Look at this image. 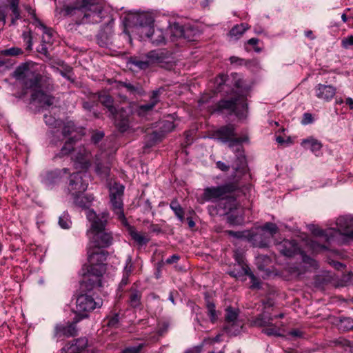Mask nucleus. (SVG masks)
Instances as JSON below:
<instances>
[{"instance_id":"39","label":"nucleus","mask_w":353,"mask_h":353,"mask_svg":"<svg viewBox=\"0 0 353 353\" xmlns=\"http://www.w3.org/2000/svg\"><path fill=\"white\" fill-rule=\"evenodd\" d=\"M10 9L11 10L14 17L12 18V24H14L16 21L20 18V12L19 10V0H12L10 4Z\"/></svg>"},{"instance_id":"24","label":"nucleus","mask_w":353,"mask_h":353,"mask_svg":"<svg viewBox=\"0 0 353 353\" xmlns=\"http://www.w3.org/2000/svg\"><path fill=\"white\" fill-rule=\"evenodd\" d=\"M88 339L85 337L76 339L74 343L63 348L65 353H80L88 346Z\"/></svg>"},{"instance_id":"18","label":"nucleus","mask_w":353,"mask_h":353,"mask_svg":"<svg viewBox=\"0 0 353 353\" xmlns=\"http://www.w3.org/2000/svg\"><path fill=\"white\" fill-rule=\"evenodd\" d=\"M336 88L331 85L319 83L315 87L316 96L324 101H331L336 94Z\"/></svg>"},{"instance_id":"9","label":"nucleus","mask_w":353,"mask_h":353,"mask_svg":"<svg viewBox=\"0 0 353 353\" xmlns=\"http://www.w3.org/2000/svg\"><path fill=\"white\" fill-rule=\"evenodd\" d=\"M234 183H225L217 187H210L204 189L203 197L205 201H212L223 199L229 193L236 189Z\"/></svg>"},{"instance_id":"11","label":"nucleus","mask_w":353,"mask_h":353,"mask_svg":"<svg viewBox=\"0 0 353 353\" xmlns=\"http://www.w3.org/2000/svg\"><path fill=\"white\" fill-rule=\"evenodd\" d=\"M241 105L243 109L247 108V105L243 101H240L239 98L231 99L229 100H221L214 106L211 107L210 111L214 112H223L224 110L230 111L235 113L237 116L239 115L236 109L237 105Z\"/></svg>"},{"instance_id":"40","label":"nucleus","mask_w":353,"mask_h":353,"mask_svg":"<svg viewBox=\"0 0 353 353\" xmlns=\"http://www.w3.org/2000/svg\"><path fill=\"white\" fill-rule=\"evenodd\" d=\"M339 327L343 331H348L353 329V319L349 317H344L340 319Z\"/></svg>"},{"instance_id":"30","label":"nucleus","mask_w":353,"mask_h":353,"mask_svg":"<svg viewBox=\"0 0 353 353\" xmlns=\"http://www.w3.org/2000/svg\"><path fill=\"white\" fill-rule=\"evenodd\" d=\"M76 330L74 325L68 326L57 325L55 327L54 336L59 337L61 336H72L76 334Z\"/></svg>"},{"instance_id":"44","label":"nucleus","mask_w":353,"mask_h":353,"mask_svg":"<svg viewBox=\"0 0 353 353\" xmlns=\"http://www.w3.org/2000/svg\"><path fill=\"white\" fill-rule=\"evenodd\" d=\"M22 50L17 47H12L9 49H6L1 52V54L4 56H17L22 54Z\"/></svg>"},{"instance_id":"33","label":"nucleus","mask_w":353,"mask_h":353,"mask_svg":"<svg viewBox=\"0 0 353 353\" xmlns=\"http://www.w3.org/2000/svg\"><path fill=\"white\" fill-rule=\"evenodd\" d=\"M274 317L266 316L264 314H259L252 322L253 325L257 327L270 326Z\"/></svg>"},{"instance_id":"8","label":"nucleus","mask_w":353,"mask_h":353,"mask_svg":"<svg viewBox=\"0 0 353 353\" xmlns=\"http://www.w3.org/2000/svg\"><path fill=\"white\" fill-rule=\"evenodd\" d=\"M88 185L87 174L78 172L70 176L68 191L72 196L78 194H83L87 190Z\"/></svg>"},{"instance_id":"1","label":"nucleus","mask_w":353,"mask_h":353,"mask_svg":"<svg viewBox=\"0 0 353 353\" xmlns=\"http://www.w3.org/2000/svg\"><path fill=\"white\" fill-rule=\"evenodd\" d=\"M61 12L70 17L77 25L98 23L104 17L103 7L97 0H70Z\"/></svg>"},{"instance_id":"62","label":"nucleus","mask_w":353,"mask_h":353,"mask_svg":"<svg viewBox=\"0 0 353 353\" xmlns=\"http://www.w3.org/2000/svg\"><path fill=\"white\" fill-rule=\"evenodd\" d=\"M180 259L179 256L177 254H173L166 259V263L172 264L176 263Z\"/></svg>"},{"instance_id":"29","label":"nucleus","mask_w":353,"mask_h":353,"mask_svg":"<svg viewBox=\"0 0 353 353\" xmlns=\"http://www.w3.org/2000/svg\"><path fill=\"white\" fill-rule=\"evenodd\" d=\"M99 102L104 105L110 112V115H114L117 112V108L113 105V99L107 94H101L99 96Z\"/></svg>"},{"instance_id":"6","label":"nucleus","mask_w":353,"mask_h":353,"mask_svg":"<svg viewBox=\"0 0 353 353\" xmlns=\"http://www.w3.org/2000/svg\"><path fill=\"white\" fill-rule=\"evenodd\" d=\"M102 305L101 299L95 300L92 296L86 294H80L76 301V312L79 313L81 318L87 316V313L95 308H99Z\"/></svg>"},{"instance_id":"21","label":"nucleus","mask_w":353,"mask_h":353,"mask_svg":"<svg viewBox=\"0 0 353 353\" xmlns=\"http://www.w3.org/2000/svg\"><path fill=\"white\" fill-rule=\"evenodd\" d=\"M148 38L154 46H161L166 43V38L163 30L161 28L156 30L154 28L149 30L148 34H145L143 38Z\"/></svg>"},{"instance_id":"55","label":"nucleus","mask_w":353,"mask_h":353,"mask_svg":"<svg viewBox=\"0 0 353 353\" xmlns=\"http://www.w3.org/2000/svg\"><path fill=\"white\" fill-rule=\"evenodd\" d=\"M341 45L344 48H349L350 46H353V36H348L347 37L344 38L341 41Z\"/></svg>"},{"instance_id":"17","label":"nucleus","mask_w":353,"mask_h":353,"mask_svg":"<svg viewBox=\"0 0 353 353\" xmlns=\"http://www.w3.org/2000/svg\"><path fill=\"white\" fill-rule=\"evenodd\" d=\"M276 247L281 254L288 257H292L300 252L294 240H284L278 243Z\"/></svg>"},{"instance_id":"23","label":"nucleus","mask_w":353,"mask_h":353,"mask_svg":"<svg viewBox=\"0 0 353 353\" xmlns=\"http://www.w3.org/2000/svg\"><path fill=\"white\" fill-rule=\"evenodd\" d=\"M238 316L237 310L229 307L226 309V313L225 314V319L227 322V325H225L224 329L225 331L231 334H236V331H232V327L236 325V321Z\"/></svg>"},{"instance_id":"12","label":"nucleus","mask_w":353,"mask_h":353,"mask_svg":"<svg viewBox=\"0 0 353 353\" xmlns=\"http://www.w3.org/2000/svg\"><path fill=\"white\" fill-rule=\"evenodd\" d=\"M86 216L88 221L91 223L92 232L94 233L105 229L108 213L103 212L101 214H97L93 210L88 209L86 210Z\"/></svg>"},{"instance_id":"36","label":"nucleus","mask_w":353,"mask_h":353,"mask_svg":"<svg viewBox=\"0 0 353 353\" xmlns=\"http://www.w3.org/2000/svg\"><path fill=\"white\" fill-rule=\"evenodd\" d=\"M147 60L150 64L152 63L162 62L164 58L163 54L159 50H152L146 54Z\"/></svg>"},{"instance_id":"2","label":"nucleus","mask_w":353,"mask_h":353,"mask_svg":"<svg viewBox=\"0 0 353 353\" xmlns=\"http://www.w3.org/2000/svg\"><path fill=\"white\" fill-rule=\"evenodd\" d=\"M14 77L19 81L25 88L33 90L31 100L39 103L42 107H50L54 103V98L43 91L38 90L40 88L41 76L34 72L28 63H23L18 66L14 72Z\"/></svg>"},{"instance_id":"26","label":"nucleus","mask_w":353,"mask_h":353,"mask_svg":"<svg viewBox=\"0 0 353 353\" xmlns=\"http://www.w3.org/2000/svg\"><path fill=\"white\" fill-rule=\"evenodd\" d=\"M126 227L127 231L128 234L130 235L132 239L137 242L139 245H143L146 244L148 242V239L143 235L142 234L138 232L135 228L131 226L128 222L127 221V225H123Z\"/></svg>"},{"instance_id":"63","label":"nucleus","mask_w":353,"mask_h":353,"mask_svg":"<svg viewBox=\"0 0 353 353\" xmlns=\"http://www.w3.org/2000/svg\"><path fill=\"white\" fill-rule=\"evenodd\" d=\"M141 347H128L124 350L125 353H139Z\"/></svg>"},{"instance_id":"54","label":"nucleus","mask_w":353,"mask_h":353,"mask_svg":"<svg viewBox=\"0 0 353 353\" xmlns=\"http://www.w3.org/2000/svg\"><path fill=\"white\" fill-rule=\"evenodd\" d=\"M161 128L163 129V132H169L174 130V125L172 121H165L163 122Z\"/></svg>"},{"instance_id":"31","label":"nucleus","mask_w":353,"mask_h":353,"mask_svg":"<svg viewBox=\"0 0 353 353\" xmlns=\"http://www.w3.org/2000/svg\"><path fill=\"white\" fill-rule=\"evenodd\" d=\"M141 296L142 294L139 290L132 288L128 299L129 305L134 308L139 307L141 305Z\"/></svg>"},{"instance_id":"28","label":"nucleus","mask_w":353,"mask_h":353,"mask_svg":"<svg viewBox=\"0 0 353 353\" xmlns=\"http://www.w3.org/2000/svg\"><path fill=\"white\" fill-rule=\"evenodd\" d=\"M188 31V29L185 30L179 23H174L169 28V32L171 34V40L172 41L174 38L180 37L189 39V37L186 35Z\"/></svg>"},{"instance_id":"50","label":"nucleus","mask_w":353,"mask_h":353,"mask_svg":"<svg viewBox=\"0 0 353 353\" xmlns=\"http://www.w3.org/2000/svg\"><path fill=\"white\" fill-rule=\"evenodd\" d=\"M245 271V274L250 276V278L252 279V288H259V283L256 281V279L255 276L253 274V273L251 272L250 269L248 267L243 268Z\"/></svg>"},{"instance_id":"48","label":"nucleus","mask_w":353,"mask_h":353,"mask_svg":"<svg viewBox=\"0 0 353 353\" xmlns=\"http://www.w3.org/2000/svg\"><path fill=\"white\" fill-rule=\"evenodd\" d=\"M22 37L23 40L27 46L26 49L28 50H32V37L30 32H23L22 34Z\"/></svg>"},{"instance_id":"32","label":"nucleus","mask_w":353,"mask_h":353,"mask_svg":"<svg viewBox=\"0 0 353 353\" xmlns=\"http://www.w3.org/2000/svg\"><path fill=\"white\" fill-rule=\"evenodd\" d=\"M74 203L77 206L85 208L93 201L94 198L92 196H84L83 194H78L77 195L72 196Z\"/></svg>"},{"instance_id":"20","label":"nucleus","mask_w":353,"mask_h":353,"mask_svg":"<svg viewBox=\"0 0 353 353\" xmlns=\"http://www.w3.org/2000/svg\"><path fill=\"white\" fill-rule=\"evenodd\" d=\"M336 224L343 234L353 239V218L339 216L336 221Z\"/></svg>"},{"instance_id":"13","label":"nucleus","mask_w":353,"mask_h":353,"mask_svg":"<svg viewBox=\"0 0 353 353\" xmlns=\"http://www.w3.org/2000/svg\"><path fill=\"white\" fill-rule=\"evenodd\" d=\"M83 129L77 127L73 121H67L63 123L61 133L63 139L60 141H62L65 139L67 140L77 141L83 135Z\"/></svg>"},{"instance_id":"52","label":"nucleus","mask_w":353,"mask_h":353,"mask_svg":"<svg viewBox=\"0 0 353 353\" xmlns=\"http://www.w3.org/2000/svg\"><path fill=\"white\" fill-rule=\"evenodd\" d=\"M207 308L211 320L214 321L216 319L215 305L212 303H209L207 305Z\"/></svg>"},{"instance_id":"27","label":"nucleus","mask_w":353,"mask_h":353,"mask_svg":"<svg viewBox=\"0 0 353 353\" xmlns=\"http://www.w3.org/2000/svg\"><path fill=\"white\" fill-rule=\"evenodd\" d=\"M36 27L43 31L42 43L50 44L52 42L54 31L52 28L46 27L40 20L36 19Z\"/></svg>"},{"instance_id":"45","label":"nucleus","mask_w":353,"mask_h":353,"mask_svg":"<svg viewBox=\"0 0 353 353\" xmlns=\"http://www.w3.org/2000/svg\"><path fill=\"white\" fill-rule=\"evenodd\" d=\"M268 327L264 329L263 332L268 335V336H278L279 335V328L274 325L272 323L270 326H267Z\"/></svg>"},{"instance_id":"57","label":"nucleus","mask_w":353,"mask_h":353,"mask_svg":"<svg viewBox=\"0 0 353 353\" xmlns=\"http://www.w3.org/2000/svg\"><path fill=\"white\" fill-rule=\"evenodd\" d=\"M103 137H104L103 132H97L94 133L92 135L91 141L94 143H97L98 142H99L102 139V138Z\"/></svg>"},{"instance_id":"49","label":"nucleus","mask_w":353,"mask_h":353,"mask_svg":"<svg viewBox=\"0 0 353 353\" xmlns=\"http://www.w3.org/2000/svg\"><path fill=\"white\" fill-rule=\"evenodd\" d=\"M314 233L315 235L321 236V237L325 236V240L327 241H330V238L332 236V231L331 230H327V231H323L322 230L318 229V230H314Z\"/></svg>"},{"instance_id":"53","label":"nucleus","mask_w":353,"mask_h":353,"mask_svg":"<svg viewBox=\"0 0 353 353\" xmlns=\"http://www.w3.org/2000/svg\"><path fill=\"white\" fill-rule=\"evenodd\" d=\"M107 325L110 327H117L119 325V315L114 314L109 318Z\"/></svg>"},{"instance_id":"56","label":"nucleus","mask_w":353,"mask_h":353,"mask_svg":"<svg viewBox=\"0 0 353 353\" xmlns=\"http://www.w3.org/2000/svg\"><path fill=\"white\" fill-rule=\"evenodd\" d=\"M259 40L256 38H251L249 40H248L247 43L253 46L255 52H260L261 51V49L256 46V45L259 43Z\"/></svg>"},{"instance_id":"43","label":"nucleus","mask_w":353,"mask_h":353,"mask_svg":"<svg viewBox=\"0 0 353 353\" xmlns=\"http://www.w3.org/2000/svg\"><path fill=\"white\" fill-rule=\"evenodd\" d=\"M96 172L101 177L106 178L110 174V167L108 165H103L101 163H98L96 166Z\"/></svg>"},{"instance_id":"41","label":"nucleus","mask_w":353,"mask_h":353,"mask_svg":"<svg viewBox=\"0 0 353 353\" xmlns=\"http://www.w3.org/2000/svg\"><path fill=\"white\" fill-rule=\"evenodd\" d=\"M130 63L134 65L135 67L138 68L141 70H145L149 67L150 61L148 60H140L137 58H132L130 61Z\"/></svg>"},{"instance_id":"47","label":"nucleus","mask_w":353,"mask_h":353,"mask_svg":"<svg viewBox=\"0 0 353 353\" xmlns=\"http://www.w3.org/2000/svg\"><path fill=\"white\" fill-rule=\"evenodd\" d=\"M237 161L239 162V165H234V169L238 172V171H242L243 172L246 167V161L244 156L240 154L237 157Z\"/></svg>"},{"instance_id":"3","label":"nucleus","mask_w":353,"mask_h":353,"mask_svg":"<svg viewBox=\"0 0 353 353\" xmlns=\"http://www.w3.org/2000/svg\"><path fill=\"white\" fill-rule=\"evenodd\" d=\"M107 254V252L99 248L88 250V264L83 267V274L84 282L90 289L101 286V277L106 270Z\"/></svg>"},{"instance_id":"14","label":"nucleus","mask_w":353,"mask_h":353,"mask_svg":"<svg viewBox=\"0 0 353 353\" xmlns=\"http://www.w3.org/2000/svg\"><path fill=\"white\" fill-rule=\"evenodd\" d=\"M130 110L129 108H117V112L114 115H110L114 119V123L119 131L125 132L130 126Z\"/></svg>"},{"instance_id":"38","label":"nucleus","mask_w":353,"mask_h":353,"mask_svg":"<svg viewBox=\"0 0 353 353\" xmlns=\"http://www.w3.org/2000/svg\"><path fill=\"white\" fill-rule=\"evenodd\" d=\"M75 142L76 141L66 140L59 153L57 154V156L62 157L70 154V152L74 150V144Z\"/></svg>"},{"instance_id":"34","label":"nucleus","mask_w":353,"mask_h":353,"mask_svg":"<svg viewBox=\"0 0 353 353\" xmlns=\"http://www.w3.org/2000/svg\"><path fill=\"white\" fill-rule=\"evenodd\" d=\"M249 26L247 23H241L234 26L230 31V35L236 38H239L249 29Z\"/></svg>"},{"instance_id":"64","label":"nucleus","mask_w":353,"mask_h":353,"mask_svg":"<svg viewBox=\"0 0 353 353\" xmlns=\"http://www.w3.org/2000/svg\"><path fill=\"white\" fill-rule=\"evenodd\" d=\"M312 115L309 113L304 114V119L302 121V123L303 124H307V123H312Z\"/></svg>"},{"instance_id":"58","label":"nucleus","mask_w":353,"mask_h":353,"mask_svg":"<svg viewBox=\"0 0 353 353\" xmlns=\"http://www.w3.org/2000/svg\"><path fill=\"white\" fill-rule=\"evenodd\" d=\"M46 45L47 44L45 43H42V44L37 49V51L39 53L44 54L46 57H48L49 52H48V47L46 46Z\"/></svg>"},{"instance_id":"25","label":"nucleus","mask_w":353,"mask_h":353,"mask_svg":"<svg viewBox=\"0 0 353 353\" xmlns=\"http://www.w3.org/2000/svg\"><path fill=\"white\" fill-rule=\"evenodd\" d=\"M301 145L305 149L310 150L316 155H319L322 148L321 142L313 137L303 139L301 142Z\"/></svg>"},{"instance_id":"60","label":"nucleus","mask_w":353,"mask_h":353,"mask_svg":"<svg viewBox=\"0 0 353 353\" xmlns=\"http://www.w3.org/2000/svg\"><path fill=\"white\" fill-rule=\"evenodd\" d=\"M216 164V167L221 171L226 172L230 168L229 165H227L225 163H223L221 161H217Z\"/></svg>"},{"instance_id":"42","label":"nucleus","mask_w":353,"mask_h":353,"mask_svg":"<svg viewBox=\"0 0 353 353\" xmlns=\"http://www.w3.org/2000/svg\"><path fill=\"white\" fill-rule=\"evenodd\" d=\"M71 221L67 212H63L59 219V225L63 229H68L71 225Z\"/></svg>"},{"instance_id":"10","label":"nucleus","mask_w":353,"mask_h":353,"mask_svg":"<svg viewBox=\"0 0 353 353\" xmlns=\"http://www.w3.org/2000/svg\"><path fill=\"white\" fill-rule=\"evenodd\" d=\"M154 17L151 12H141L136 16V31L141 38L143 39L145 34L154 28Z\"/></svg>"},{"instance_id":"15","label":"nucleus","mask_w":353,"mask_h":353,"mask_svg":"<svg viewBox=\"0 0 353 353\" xmlns=\"http://www.w3.org/2000/svg\"><path fill=\"white\" fill-rule=\"evenodd\" d=\"M93 234L92 241L95 248L99 249L108 248L112 243V234L108 230L104 229Z\"/></svg>"},{"instance_id":"61","label":"nucleus","mask_w":353,"mask_h":353,"mask_svg":"<svg viewBox=\"0 0 353 353\" xmlns=\"http://www.w3.org/2000/svg\"><path fill=\"white\" fill-rule=\"evenodd\" d=\"M227 234L230 236H234L237 239H241L243 236V233L241 232H234L232 230H227L225 231Z\"/></svg>"},{"instance_id":"4","label":"nucleus","mask_w":353,"mask_h":353,"mask_svg":"<svg viewBox=\"0 0 353 353\" xmlns=\"http://www.w3.org/2000/svg\"><path fill=\"white\" fill-rule=\"evenodd\" d=\"M123 185L114 183L110 188V199L111 208L117 216L123 225H127V219L123 212V203L122 196L123 194Z\"/></svg>"},{"instance_id":"59","label":"nucleus","mask_w":353,"mask_h":353,"mask_svg":"<svg viewBox=\"0 0 353 353\" xmlns=\"http://www.w3.org/2000/svg\"><path fill=\"white\" fill-rule=\"evenodd\" d=\"M302 255V259L304 263L310 264L311 266H315L316 265V261L311 259L310 257L306 256L303 252H301Z\"/></svg>"},{"instance_id":"51","label":"nucleus","mask_w":353,"mask_h":353,"mask_svg":"<svg viewBox=\"0 0 353 353\" xmlns=\"http://www.w3.org/2000/svg\"><path fill=\"white\" fill-rule=\"evenodd\" d=\"M227 79V77L224 74L219 75L215 80V83L217 84V88L216 90L217 92L221 91V86L225 84Z\"/></svg>"},{"instance_id":"16","label":"nucleus","mask_w":353,"mask_h":353,"mask_svg":"<svg viewBox=\"0 0 353 353\" xmlns=\"http://www.w3.org/2000/svg\"><path fill=\"white\" fill-rule=\"evenodd\" d=\"M68 169L63 168L62 170H55L54 171L46 172L43 174L41 182L48 188H50L56 183H59L61 179L62 173L66 174Z\"/></svg>"},{"instance_id":"19","label":"nucleus","mask_w":353,"mask_h":353,"mask_svg":"<svg viewBox=\"0 0 353 353\" xmlns=\"http://www.w3.org/2000/svg\"><path fill=\"white\" fill-rule=\"evenodd\" d=\"M161 94V90H156L152 92V96L150 97V101L148 103L141 105L138 107L136 110L137 114L140 117L145 116L148 112L153 110L154 106L159 102V95Z\"/></svg>"},{"instance_id":"37","label":"nucleus","mask_w":353,"mask_h":353,"mask_svg":"<svg viewBox=\"0 0 353 353\" xmlns=\"http://www.w3.org/2000/svg\"><path fill=\"white\" fill-rule=\"evenodd\" d=\"M170 208L174 211L177 218L183 222L184 220V210L176 200H173L170 204Z\"/></svg>"},{"instance_id":"22","label":"nucleus","mask_w":353,"mask_h":353,"mask_svg":"<svg viewBox=\"0 0 353 353\" xmlns=\"http://www.w3.org/2000/svg\"><path fill=\"white\" fill-rule=\"evenodd\" d=\"M44 121L47 125H48L50 128L56 130L55 131H52L53 137L51 139V143L54 145H57L58 140L57 139V137H59L58 128H61L62 125V121L59 119H57L51 114H45L44 115Z\"/></svg>"},{"instance_id":"46","label":"nucleus","mask_w":353,"mask_h":353,"mask_svg":"<svg viewBox=\"0 0 353 353\" xmlns=\"http://www.w3.org/2000/svg\"><path fill=\"white\" fill-rule=\"evenodd\" d=\"M133 270V263L132 261V256H128L126 261L125 266L123 270V275L130 276Z\"/></svg>"},{"instance_id":"7","label":"nucleus","mask_w":353,"mask_h":353,"mask_svg":"<svg viewBox=\"0 0 353 353\" xmlns=\"http://www.w3.org/2000/svg\"><path fill=\"white\" fill-rule=\"evenodd\" d=\"M278 231V228L275 223L268 222L261 228L260 231L252 234L251 239L255 242L256 246L265 248L268 246L269 239L274 236Z\"/></svg>"},{"instance_id":"35","label":"nucleus","mask_w":353,"mask_h":353,"mask_svg":"<svg viewBox=\"0 0 353 353\" xmlns=\"http://www.w3.org/2000/svg\"><path fill=\"white\" fill-rule=\"evenodd\" d=\"M118 88H125L126 90L130 94L140 93L141 87L139 84L133 85L126 81H119L117 83Z\"/></svg>"},{"instance_id":"5","label":"nucleus","mask_w":353,"mask_h":353,"mask_svg":"<svg viewBox=\"0 0 353 353\" xmlns=\"http://www.w3.org/2000/svg\"><path fill=\"white\" fill-rule=\"evenodd\" d=\"M212 137L222 143H228V146L232 148L245 141L247 137H236L235 128L232 124L221 126L212 133Z\"/></svg>"}]
</instances>
